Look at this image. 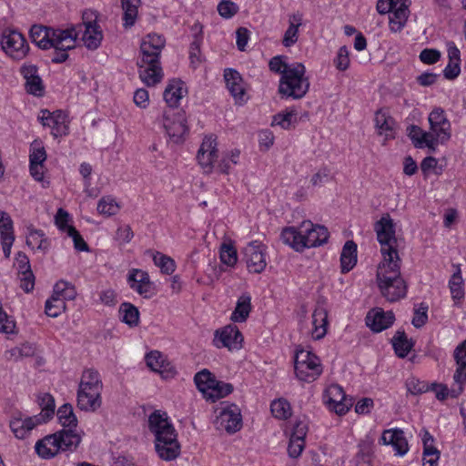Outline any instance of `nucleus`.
<instances>
[{"label": "nucleus", "instance_id": "f257e3e1", "mask_svg": "<svg viewBox=\"0 0 466 466\" xmlns=\"http://www.w3.org/2000/svg\"><path fill=\"white\" fill-rule=\"evenodd\" d=\"M166 38L162 34L152 32L141 41V57L137 59L139 77L148 86L159 83L163 77L160 54L165 47Z\"/></svg>", "mask_w": 466, "mask_h": 466}, {"label": "nucleus", "instance_id": "f03ea898", "mask_svg": "<svg viewBox=\"0 0 466 466\" xmlns=\"http://www.w3.org/2000/svg\"><path fill=\"white\" fill-rule=\"evenodd\" d=\"M165 414L155 410L148 418L149 431L155 435V448L158 456L167 461H173L180 454V444L174 426Z\"/></svg>", "mask_w": 466, "mask_h": 466}, {"label": "nucleus", "instance_id": "7ed1b4c3", "mask_svg": "<svg viewBox=\"0 0 466 466\" xmlns=\"http://www.w3.org/2000/svg\"><path fill=\"white\" fill-rule=\"evenodd\" d=\"M376 279L381 295L388 301L395 302L406 297L407 284L400 275V259L380 263Z\"/></svg>", "mask_w": 466, "mask_h": 466}, {"label": "nucleus", "instance_id": "20e7f679", "mask_svg": "<svg viewBox=\"0 0 466 466\" xmlns=\"http://www.w3.org/2000/svg\"><path fill=\"white\" fill-rule=\"evenodd\" d=\"M81 442V437L71 428L61 430L36 441L35 452L42 459H51L61 450L74 451Z\"/></svg>", "mask_w": 466, "mask_h": 466}, {"label": "nucleus", "instance_id": "39448f33", "mask_svg": "<svg viewBox=\"0 0 466 466\" xmlns=\"http://www.w3.org/2000/svg\"><path fill=\"white\" fill-rule=\"evenodd\" d=\"M305 73L303 64H291L290 69H288L279 80V93L282 97L300 99L308 93L309 80L305 76Z\"/></svg>", "mask_w": 466, "mask_h": 466}, {"label": "nucleus", "instance_id": "423d86ee", "mask_svg": "<svg viewBox=\"0 0 466 466\" xmlns=\"http://www.w3.org/2000/svg\"><path fill=\"white\" fill-rule=\"evenodd\" d=\"M374 231L377 235V239L380 244V252L383 257L382 261H389L398 259L400 260L399 253L396 248L397 238L395 231V223L390 218V214H384L374 224Z\"/></svg>", "mask_w": 466, "mask_h": 466}, {"label": "nucleus", "instance_id": "0eeeda50", "mask_svg": "<svg viewBox=\"0 0 466 466\" xmlns=\"http://www.w3.org/2000/svg\"><path fill=\"white\" fill-rule=\"evenodd\" d=\"M30 37L42 49L70 50L79 34L77 31H28Z\"/></svg>", "mask_w": 466, "mask_h": 466}, {"label": "nucleus", "instance_id": "6e6552de", "mask_svg": "<svg viewBox=\"0 0 466 466\" xmlns=\"http://www.w3.org/2000/svg\"><path fill=\"white\" fill-rule=\"evenodd\" d=\"M294 369L297 378L306 382L314 381L322 372L319 358L304 350H297Z\"/></svg>", "mask_w": 466, "mask_h": 466}, {"label": "nucleus", "instance_id": "1a4fd4ad", "mask_svg": "<svg viewBox=\"0 0 466 466\" xmlns=\"http://www.w3.org/2000/svg\"><path fill=\"white\" fill-rule=\"evenodd\" d=\"M163 126L169 138L176 144L183 142L185 135L188 132L183 109L167 108L163 113Z\"/></svg>", "mask_w": 466, "mask_h": 466}, {"label": "nucleus", "instance_id": "9d476101", "mask_svg": "<svg viewBox=\"0 0 466 466\" xmlns=\"http://www.w3.org/2000/svg\"><path fill=\"white\" fill-rule=\"evenodd\" d=\"M2 49L15 60L23 59L29 51L25 36L21 31H3Z\"/></svg>", "mask_w": 466, "mask_h": 466}, {"label": "nucleus", "instance_id": "9b49d317", "mask_svg": "<svg viewBox=\"0 0 466 466\" xmlns=\"http://www.w3.org/2000/svg\"><path fill=\"white\" fill-rule=\"evenodd\" d=\"M428 121L430 133L436 140V146L439 143L443 144L451 138V123L441 107L433 108L428 116Z\"/></svg>", "mask_w": 466, "mask_h": 466}, {"label": "nucleus", "instance_id": "f8f14e48", "mask_svg": "<svg viewBox=\"0 0 466 466\" xmlns=\"http://www.w3.org/2000/svg\"><path fill=\"white\" fill-rule=\"evenodd\" d=\"M218 430H225L228 433H235L242 427L240 409L236 404H227L220 408L214 421Z\"/></svg>", "mask_w": 466, "mask_h": 466}, {"label": "nucleus", "instance_id": "ddd939ff", "mask_svg": "<svg viewBox=\"0 0 466 466\" xmlns=\"http://www.w3.org/2000/svg\"><path fill=\"white\" fill-rule=\"evenodd\" d=\"M265 246L258 240L249 242L243 249L244 260L249 272L258 274L265 269Z\"/></svg>", "mask_w": 466, "mask_h": 466}, {"label": "nucleus", "instance_id": "4468645a", "mask_svg": "<svg viewBox=\"0 0 466 466\" xmlns=\"http://www.w3.org/2000/svg\"><path fill=\"white\" fill-rule=\"evenodd\" d=\"M325 403L338 415L346 414L353 405L351 399H347L343 388L338 384L330 385L325 392Z\"/></svg>", "mask_w": 466, "mask_h": 466}, {"label": "nucleus", "instance_id": "2eb2a0df", "mask_svg": "<svg viewBox=\"0 0 466 466\" xmlns=\"http://www.w3.org/2000/svg\"><path fill=\"white\" fill-rule=\"evenodd\" d=\"M243 335L236 325L229 324L215 332L214 344L217 348L239 349Z\"/></svg>", "mask_w": 466, "mask_h": 466}, {"label": "nucleus", "instance_id": "dca6fc26", "mask_svg": "<svg viewBox=\"0 0 466 466\" xmlns=\"http://www.w3.org/2000/svg\"><path fill=\"white\" fill-rule=\"evenodd\" d=\"M20 73L25 80V91L37 97L43 96L45 86L38 74V67L33 64H25L21 66Z\"/></svg>", "mask_w": 466, "mask_h": 466}, {"label": "nucleus", "instance_id": "f3484780", "mask_svg": "<svg viewBox=\"0 0 466 466\" xmlns=\"http://www.w3.org/2000/svg\"><path fill=\"white\" fill-rule=\"evenodd\" d=\"M394 320V313L390 310L384 311L381 308H374L370 309L365 318L366 325L373 332L377 333L391 327Z\"/></svg>", "mask_w": 466, "mask_h": 466}, {"label": "nucleus", "instance_id": "a211bd4d", "mask_svg": "<svg viewBox=\"0 0 466 466\" xmlns=\"http://www.w3.org/2000/svg\"><path fill=\"white\" fill-rule=\"evenodd\" d=\"M300 229H303L306 248L321 246L327 243L329 237L326 227L313 225L310 221H304Z\"/></svg>", "mask_w": 466, "mask_h": 466}, {"label": "nucleus", "instance_id": "6ab92c4d", "mask_svg": "<svg viewBox=\"0 0 466 466\" xmlns=\"http://www.w3.org/2000/svg\"><path fill=\"white\" fill-rule=\"evenodd\" d=\"M224 79L230 95L236 104L242 105L247 101L246 89L241 75L235 69L227 68L224 71Z\"/></svg>", "mask_w": 466, "mask_h": 466}, {"label": "nucleus", "instance_id": "aec40b11", "mask_svg": "<svg viewBox=\"0 0 466 466\" xmlns=\"http://www.w3.org/2000/svg\"><path fill=\"white\" fill-rule=\"evenodd\" d=\"M127 282L130 288L136 290L139 295L147 299L151 297L152 282L147 271L132 268L128 272Z\"/></svg>", "mask_w": 466, "mask_h": 466}, {"label": "nucleus", "instance_id": "412c9836", "mask_svg": "<svg viewBox=\"0 0 466 466\" xmlns=\"http://www.w3.org/2000/svg\"><path fill=\"white\" fill-rule=\"evenodd\" d=\"M454 359L458 367L453 375V379L460 387L457 392L454 390L452 391L451 396L457 397L462 392V385L466 382V339L456 347L454 350Z\"/></svg>", "mask_w": 466, "mask_h": 466}, {"label": "nucleus", "instance_id": "4be33fe9", "mask_svg": "<svg viewBox=\"0 0 466 466\" xmlns=\"http://www.w3.org/2000/svg\"><path fill=\"white\" fill-rule=\"evenodd\" d=\"M382 443L391 445L396 454L399 456L405 455L409 451L408 441L404 436V431L400 429L386 430L381 436Z\"/></svg>", "mask_w": 466, "mask_h": 466}, {"label": "nucleus", "instance_id": "5701e85b", "mask_svg": "<svg viewBox=\"0 0 466 466\" xmlns=\"http://www.w3.org/2000/svg\"><path fill=\"white\" fill-rule=\"evenodd\" d=\"M42 417L33 416L22 418H13L10 420L9 426L17 439H25L30 431L37 425L43 423Z\"/></svg>", "mask_w": 466, "mask_h": 466}, {"label": "nucleus", "instance_id": "b1692460", "mask_svg": "<svg viewBox=\"0 0 466 466\" xmlns=\"http://www.w3.org/2000/svg\"><path fill=\"white\" fill-rule=\"evenodd\" d=\"M408 137L417 148L428 147L431 151L436 150V140L430 132L422 130L419 126L411 125L407 128Z\"/></svg>", "mask_w": 466, "mask_h": 466}, {"label": "nucleus", "instance_id": "393cba45", "mask_svg": "<svg viewBox=\"0 0 466 466\" xmlns=\"http://www.w3.org/2000/svg\"><path fill=\"white\" fill-rule=\"evenodd\" d=\"M102 404L101 391L98 390H77V407L85 411H95Z\"/></svg>", "mask_w": 466, "mask_h": 466}, {"label": "nucleus", "instance_id": "a878e982", "mask_svg": "<svg viewBox=\"0 0 466 466\" xmlns=\"http://www.w3.org/2000/svg\"><path fill=\"white\" fill-rule=\"evenodd\" d=\"M183 86L184 83L179 79L169 81L163 94L167 108H177L178 102L183 97V93L186 92Z\"/></svg>", "mask_w": 466, "mask_h": 466}, {"label": "nucleus", "instance_id": "bb28decb", "mask_svg": "<svg viewBox=\"0 0 466 466\" xmlns=\"http://www.w3.org/2000/svg\"><path fill=\"white\" fill-rule=\"evenodd\" d=\"M357 264V244L353 240H348L340 253V272H350Z\"/></svg>", "mask_w": 466, "mask_h": 466}, {"label": "nucleus", "instance_id": "cd10ccee", "mask_svg": "<svg viewBox=\"0 0 466 466\" xmlns=\"http://www.w3.org/2000/svg\"><path fill=\"white\" fill-rule=\"evenodd\" d=\"M252 309L251 296L245 292L238 299L235 309L233 310L230 319L233 322L242 323L247 320Z\"/></svg>", "mask_w": 466, "mask_h": 466}, {"label": "nucleus", "instance_id": "c85d7f7f", "mask_svg": "<svg viewBox=\"0 0 466 466\" xmlns=\"http://www.w3.org/2000/svg\"><path fill=\"white\" fill-rule=\"evenodd\" d=\"M280 237L283 243L296 251H303L306 248L303 229L299 228V231H298L293 227L286 228L282 230Z\"/></svg>", "mask_w": 466, "mask_h": 466}, {"label": "nucleus", "instance_id": "c756f323", "mask_svg": "<svg viewBox=\"0 0 466 466\" xmlns=\"http://www.w3.org/2000/svg\"><path fill=\"white\" fill-rule=\"evenodd\" d=\"M392 347L399 358L404 359L408 356L414 346L412 339H408L404 330H397L391 339Z\"/></svg>", "mask_w": 466, "mask_h": 466}, {"label": "nucleus", "instance_id": "7c9ffc66", "mask_svg": "<svg viewBox=\"0 0 466 466\" xmlns=\"http://www.w3.org/2000/svg\"><path fill=\"white\" fill-rule=\"evenodd\" d=\"M41 114L38 119L43 126L49 127L52 129L51 133L55 137L66 136L68 133V127L63 124V119H55L47 109L42 110Z\"/></svg>", "mask_w": 466, "mask_h": 466}, {"label": "nucleus", "instance_id": "2f4dec72", "mask_svg": "<svg viewBox=\"0 0 466 466\" xmlns=\"http://www.w3.org/2000/svg\"><path fill=\"white\" fill-rule=\"evenodd\" d=\"M312 323L314 329L312 336L315 339H322L327 333L328 326V311L323 307H318L315 309L312 314Z\"/></svg>", "mask_w": 466, "mask_h": 466}, {"label": "nucleus", "instance_id": "473e14b6", "mask_svg": "<svg viewBox=\"0 0 466 466\" xmlns=\"http://www.w3.org/2000/svg\"><path fill=\"white\" fill-rule=\"evenodd\" d=\"M147 365L156 372H158L162 375L163 378L173 377L176 371L173 369L167 370L164 367V358L163 355L157 351L154 350L146 355Z\"/></svg>", "mask_w": 466, "mask_h": 466}, {"label": "nucleus", "instance_id": "72a5a7b5", "mask_svg": "<svg viewBox=\"0 0 466 466\" xmlns=\"http://www.w3.org/2000/svg\"><path fill=\"white\" fill-rule=\"evenodd\" d=\"M102 381L100 380L99 373L94 370H86L82 375L81 381L79 383L78 390H102Z\"/></svg>", "mask_w": 466, "mask_h": 466}, {"label": "nucleus", "instance_id": "f704fd0d", "mask_svg": "<svg viewBox=\"0 0 466 466\" xmlns=\"http://www.w3.org/2000/svg\"><path fill=\"white\" fill-rule=\"evenodd\" d=\"M29 232L26 237V245L32 248H36L43 252H46L49 248V241L45 238V234L40 229L28 228Z\"/></svg>", "mask_w": 466, "mask_h": 466}, {"label": "nucleus", "instance_id": "c9c22d12", "mask_svg": "<svg viewBox=\"0 0 466 466\" xmlns=\"http://www.w3.org/2000/svg\"><path fill=\"white\" fill-rule=\"evenodd\" d=\"M123 8L124 26H133L137 16L140 0H121Z\"/></svg>", "mask_w": 466, "mask_h": 466}, {"label": "nucleus", "instance_id": "e433bc0d", "mask_svg": "<svg viewBox=\"0 0 466 466\" xmlns=\"http://www.w3.org/2000/svg\"><path fill=\"white\" fill-rule=\"evenodd\" d=\"M393 118L387 116L381 110H378L375 115V126L379 129V134H385L386 138H393Z\"/></svg>", "mask_w": 466, "mask_h": 466}, {"label": "nucleus", "instance_id": "4c0bfd02", "mask_svg": "<svg viewBox=\"0 0 466 466\" xmlns=\"http://www.w3.org/2000/svg\"><path fill=\"white\" fill-rule=\"evenodd\" d=\"M204 35L202 31L194 34L193 41L189 46V60L193 68H197L202 62L200 46L203 43Z\"/></svg>", "mask_w": 466, "mask_h": 466}, {"label": "nucleus", "instance_id": "58836bf2", "mask_svg": "<svg viewBox=\"0 0 466 466\" xmlns=\"http://www.w3.org/2000/svg\"><path fill=\"white\" fill-rule=\"evenodd\" d=\"M456 270L451 277L449 281V288L451 293V297L454 300L461 299L464 296V290L462 288L463 279L461 277V270L460 265H453Z\"/></svg>", "mask_w": 466, "mask_h": 466}, {"label": "nucleus", "instance_id": "ea45409f", "mask_svg": "<svg viewBox=\"0 0 466 466\" xmlns=\"http://www.w3.org/2000/svg\"><path fill=\"white\" fill-rule=\"evenodd\" d=\"M119 313L122 314V321L129 327H136L139 322L138 309L129 302H123L119 308Z\"/></svg>", "mask_w": 466, "mask_h": 466}, {"label": "nucleus", "instance_id": "a19ab883", "mask_svg": "<svg viewBox=\"0 0 466 466\" xmlns=\"http://www.w3.org/2000/svg\"><path fill=\"white\" fill-rule=\"evenodd\" d=\"M57 419L63 427L76 428L77 419L74 413L73 407L69 403H65L57 410Z\"/></svg>", "mask_w": 466, "mask_h": 466}, {"label": "nucleus", "instance_id": "79ce46f5", "mask_svg": "<svg viewBox=\"0 0 466 466\" xmlns=\"http://www.w3.org/2000/svg\"><path fill=\"white\" fill-rule=\"evenodd\" d=\"M39 406L42 409V412L36 415L42 417L43 423L48 421L55 414V399L49 393H44L38 398Z\"/></svg>", "mask_w": 466, "mask_h": 466}, {"label": "nucleus", "instance_id": "37998d69", "mask_svg": "<svg viewBox=\"0 0 466 466\" xmlns=\"http://www.w3.org/2000/svg\"><path fill=\"white\" fill-rule=\"evenodd\" d=\"M297 111L290 108L273 116L272 126H280L283 129H290L296 122Z\"/></svg>", "mask_w": 466, "mask_h": 466}, {"label": "nucleus", "instance_id": "c03bdc74", "mask_svg": "<svg viewBox=\"0 0 466 466\" xmlns=\"http://www.w3.org/2000/svg\"><path fill=\"white\" fill-rule=\"evenodd\" d=\"M216 380V377L207 369L198 371L194 377L198 389L202 392L210 390Z\"/></svg>", "mask_w": 466, "mask_h": 466}, {"label": "nucleus", "instance_id": "a18cd8bd", "mask_svg": "<svg viewBox=\"0 0 466 466\" xmlns=\"http://www.w3.org/2000/svg\"><path fill=\"white\" fill-rule=\"evenodd\" d=\"M147 252L152 254L155 265L160 268L163 273L170 275L175 271L176 264L170 257L157 251L154 253L148 250Z\"/></svg>", "mask_w": 466, "mask_h": 466}, {"label": "nucleus", "instance_id": "49530a36", "mask_svg": "<svg viewBox=\"0 0 466 466\" xmlns=\"http://www.w3.org/2000/svg\"><path fill=\"white\" fill-rule=\"evenodd\" d=\"M409 8H398L392 13H390L385 18L388 21L390 29H394L397 26L398 29L403 27L409 17Z\"/></svg>", "mask_w": 466, "mask_h": 466}, {"label": "nucleus", "instance_id": "de8ad7c7", "mask_svg": "<svg viewBox=\"0 0 466 466\" xmlns=\"http://www.w3.org/2000/svg\"><path fill=\"white\" fill-rule=\"evenodd\" d=\"M234 390V387L231 383L224 382L221 380H216L213 387L211 388V392L209 393L208 399L211 400L215 402L217 400L224 398L230 394Z\"/></svg>", "mask_w": 466, "mask_h": 466}, {"label": "nucleus", "instance_id": "09e8293b", "mask_svg": "<svg viewBox=\"0 0 466 466\" xmlns=\"http://www.w3.org/2000/svg\"><path fill=\"white\" fill-rule=\"evenodd\" d=\"M273 416L279 420H286L291 415L290 404L284 399L275 400L270 404Z\"/></svg>", "mask_w": 466, "mask_h": 466}, {"label": "nucleus", "instance_id": "8fccbe9b", "mask_svg": "<svg viewBox=\"0 0 466 466\" xmlns=\"http://www.w3.org/2000/svg\"><path fill=\"white\" fill-rule=\"evenodd\" d=\"M219 257L221 262L229 267H234L238 261L237 249L230 243H223L221 245Z\"/></svg>", "mask_w": 466, "mask_h": 466}, {"label": "nucleus", "instance_id": "3c124183", "mask_svg": "<svg viewBox=\"0 0 466 466\" xmlns=\"http://www.w3.org/2000/svg\"><path fill=\"white\" fill-rule=\"evenodd\" d=\"M82 33L81 40L85 46L90 50L96 49L103 39V31H80Z\"/></svg>", "mask_w": 466, "mask_h": 466}, {"label": "nucleus", "instance_id": "603ef678", "mask_svg": "<svg viewBox=\"0 0 466 466\" xmlns=\"http://www.w3.org/2000/svg\"><path fill=\"white\" fill-rule=\"evenodd\" d=\"M66 308V303L62 299L51 297L46 301L45 312L48 317L56 318Z\"/></svg>", "mask_w": 466, "mask_h": 466}, {"label": "nucleus", "instance_id": "864d4df0", "mask_svg": "<svg viewBox=\"0 0 466 466\" xmlns=\"http://www.w3.org/2000/svg\"><path fill=\"white\" fill-rule=\"evenodd\" d=\"M118 210V204L110 197H104L98 201L97 211L99 214L113 216L116 215Z\"/></svg>", "mask_w": 466, "mask_h": 466}, {"label": "nucleus", "instance_id": "5fc2aeb1", "mask_svg": "<svg viewBox=\"0 0 466 466\" xmlns=\"http://www.w3.org/2000/svg\"><path fill=\"white\" fill-rule=\"evenodd\" d=\"M408 391L412 395H418L430 390V386L415 377L409 378L406 380Z\"/></svg>", "mask_w": 466, "mask_h": 466}, {"label": "nucleus", "instance_id": "6e6d98bb", "mask_svg": "<svg viewBox=\"0 0 466 466\" xmlns=\"http://www.w3.org/2000/svg\"><path fill=\"white\" fill-rule=\"evenodd\" d=\"M441 452L433 445L423 448V466H438Z\"/></svg>", "mask_w": 466, "mask_h": 466}, {"label": "nucleus", "instance_id": "4d7b16f0", "mask_svg": "<svg viewBox=\"0 0 466 466\" xmlns=\"http://www.w3.org/2000/svg\"><path fill=\"white\" fill-rule=\"evenodd\" d=\"M0 236L1 238L5 236H15L12 218L8 213L2 210H0Z\"/></svg>", "mask_w": 466, "mask_h": 466}, {"label": "nucleus", "instance_id": "13d9d810", "mask_svg": "<svg viewBox=\"0 0 466 466\" xmlns=\"http://www.w3.org/2000/svg\"><path fill=\"white\" fill-rule=\"evenodd\" d=\"M334 65L339 71H345L350 66V52L346 46H341L334 59Z\"/></svg>", "mask_w": 466, "mask_h": 466}, {"label": "nucleus", "instance_id": "bf43d9fd", "mask_svg": "<svg viewBox=\"0 0 466 466\" xmlns=\"http://www.w3.org/2000/svg\"><path fill=\"white\" fill-rule=\"evenodd\" d=\"M285 56H276L269 60L268 66L272 72L281 74V76L285 75V72L288 69H290L291 65L286 63L283 59Z\"/></svg>", "mask_w": 466, "mask_h": 466}, {"label": "nucleus", "instance_id": "052dcab7", "mask_svg": "<svg viewBox=\"0 0 466 466\" xmlns=\"http://www.w3.org/2000/svg\"><path fill=\"white\" fill-rule=\"evenodd\" d=\"M238 10V6L232 1L222 0L218 5V11L219 15L224 18L232 17Z\"/></svg>", "mask_w": 466, "mask_h": 466}, {"label": "nucleus", "instance_id": "680f3d73", "mask_svg": "<svg viewBox=\"0 0 466 466\" xmlns=\"http://www.w3.org/2000/svg\"><path fill=\"white\" fill-rule=\"evenodd\" d=\"M441 52L433 48H425L420 53V60L426 65L436 64L441 59Z\"/></svg>", "mask_w": 466, "mask_h": 466}, {"label": "nucleus", "instance_id": "e2e57ef3", "mask_svg": "<svg viewBox=\"0 0 466 466\" xmlns=\"http://www.w3.org/2000/svg\"><path fill=\"white\" fill-rule=\"evenodd\" d=\"M98 15L94 10H86L82 14V22L85 25V29H99L97 23Z\"/></svg>", "mask_w": 466, "mask_h": 466}, {"label": "nucleus", "instance_id": "0e129e2a", "mask_svg": "<svg viewBox=\"0 0 466 466\" xmlns=\"http://www.w3.org/2000/svg\"><path fill=\"white\" fill-rule=\"evenodd\" d=\"M67 235L72 238L74 248L77 251H89V247L76 228H68Z\"/></svg>", "mask_w": 466, "mask_h": 466}, {"label": "nucleus", "instance_id": "69168bd1", "mask_svg": "<svg viewBox=\"0 0 466 466\" xmlns=\"http://www.w3.org/2000/svg\"><path fill=\"white\" fill-rule=\"evenodd\" d=\"M428 306H425L423 303L420 304V308L415 309L414 316L412 318L411 323L412 325L419 329L424 326L428 320Z\"/></svg>", "mask_w": 466, "mask_h": 466}, {"label": "nucleus", "instance_id": "338daca9", "mask_svg": "<svg viewBox=\"0 0 466 466\" xmlns=\"http://www.w3.org/2000/svg\"><path fill=\"white\" fill-rule=\"evenodd\" d=\"M69 214L63 208H59L55 217V223L59 230L68 233V228H74L68 225Z\"/></svg>", "mask_w": 466, "mask_h": 466}, {"label": "nucleus", "instance_id": "774afa93", "mask_svg": "<svg viewBox=\"0 0 466 466\" xmlns=\"http://www.w3.org/2000/svg\"><path fill=\"white\" fill-rule=\"evenodd\" d=\"M134 237L133 230L129 225L119 227L116 229L115 239L120 244H127L131 241Z\"/></svg>", "mask_w": 466, "mask_h": 466}]
</instances>
